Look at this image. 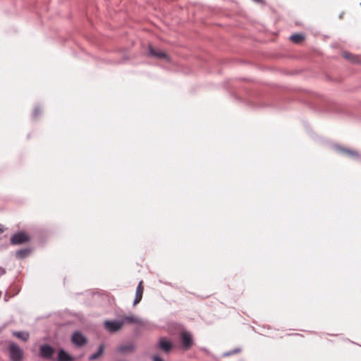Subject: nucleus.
Instances as JSON below:
<instances>
[{
	"instance_id": "obj_1",
	"label": "nucleus",
	"mask_w": 361,
	"mask_h": 361,
	"mask_svg": "<svg viewBox=\"0 0 361 361\" xmlns=\"http://www.w3.org/2000/svg\"><path fill=\"white\" fill-rule=\"evenodd\" d=\"M8 351L12 361H23L24 357L23 350L17 344L11 342L8 344Z\"/></svg>"
},
{
	"instance_id": "obj_2",
	"label": "nucleus",
	"mask_w": 361,
	"mask_h": 361,
	"mask_svg": "<svg viewBox=\"0 0 361 361\" xmlns=\"http://www.w3.org/2000/svg\"><path fill=\"white\" fill-rule=\"evenodd\" d=\"M30 240V235L26 232H18L13 234L10 240L11 245H20L28 243Z\"/></svg>"
},
{
	"instance_id": "obj_3",
	"label": "nucleus",
	"mask_w": 361,
	"mask_h": 361,
	"mask_svg": "<svg viewBox=\"0 0 361 361\" xmlns=\"http://www.w3.org/2000/svg\"><path fill=\"white\" fill-rule=\"evenodd\" d=\"M180 339L183 348L185 350L190 349L192 344L193 340L191 334L188 331H183L180 333Z\"/></svg>"
},
{
	"instance_id": "obj_4",
	"label": "nucleus",
	"mask_w": 361,
	"mask_h": 361,
	"mask_svg": "<svg viewBox=\"0 0 361 361\" xmlns=\"http://www.w3.org/2000/svg\"><path fill=\"white\" fill-rule=\"evenodd\" d=\"M149 54L150 56L157 59H164L167 61H170V58L168 54L161 49H156L152 46L149 47Z\"/></svg>"
},
{
	"instance_id": "obj_5",
	"label": "nucleus",
	"mask_w": 361,
	"mask_h": 361,
	"mask_svg": "<svg viewBox=\"0 0 361 361\" xmlns=\"http://www.w3.org/2000/svg\"><path fill=\"white\" fill-rule=\"evenodd\" d=\"M71 341L75 345L78 346H82L87 342L86 338L78 331L73 333L72 335Z\"/></svg>"
},
{
	"instance_id": "obj_6",
	"label": "nucleus",
	"mask_w": 361,
	"mask_h": 361,
	"mask_svg": "<svg viewBox=\"0 0 361 361\" xmlns=\"http://www.w3.org/2000/svg\"><path fill=\"white\" fill-rule=\"evenodd\" d=\"M105 327L111 332H115L121 329L123 326L121 321H106L105 322Z\"/></svg>"
},
{
	"instance_id": "obj_7",
	"label": "nucleus",
	"mask_w": 361,
	"mask_h": 361,
	"mask_svg": "<svg viewBox=\"0 0 361 361\" xmlns=\"http://www.w3.org/2000/svg\"><path fill=\"white\" fill-rule=\"evenodd\" d=\"M143 292H144L143 281H140L137 287V289H136L135 298V300L133 302L134 306L137 305L141 301V300L142 298Z\"/></svg>"
},
{
	"instance_id": "obj_8",
	"label": "nucleus",
	"mask_w": 361,
	"mask_h": 361,
	"mask_svg": "<svg viewBox=\"0 0 361 361\" xmlns=\"http://www.w3.org/2000/svg\"><path fill=\"white\" fill-rule=\"evenodd\" d=\"M54 354V349L48 345H42L40 348V355L46 359H50Z\"/></svg>"
},
{
	"instance_id": "obj_9",
	"label": "nucleus",
	"mask_w": 361,
	"mask_h": 361,
	"mask_svg": "<svg viewBox=\"0 0 361 361\" xmlns=\"http://www.w3.org/2000/svg\"><path fill=\"white\" fill-rule=\"evenodd\" d=\"M120 321H121V323H122L123 326L126 324H141L140 319L134 315L125 316Z\"/></svg>"
},
{
	"instance_id": "obj_10",
	"label": "nucleus",
	"mask_w": 361,
	"mask_h": 361,
	"mask_svg": "<svg viewBox=\"0 0 361 361\" xmlns=\"http://www.w3.org/2000/svg\"><path fill=\"white\" fill-rule=\"evenodd\" d=\"M342 55L345 59L354 63H361V56H360L353 54L348 51H343Z\"/></svg>"
},
{
	"instance_id": "obj_11",
	"label": "nucleus",
	"mask_w": 361,
	"mask_h": 361,
	"mask_svg": "<svg viewBox=\"0 0 361 361\" xmlns=\"http://www.w3.org/2000/svg\"><path fill=\"white\" fill-rule=\"evenodd\" d=\"M159 348L164 352H169L172 348V343L165 338H161L159 342Z\"/></svg>"
},
{
	"instance_id": "obj_12",
	"label": "nucleus",
	"mask_w": 361,
	"mask_h": 361,
	"mask_svg": "<svg viewBox=\"0 0 361 361\" xmlns=\"http://www.w3.org/2000/svg\"><path fill=\"white\" fill-rule=\"evenodd\" d=\"M73 358L63 350H60L58 355V361H73Z\"/></svg>"
},
{
	"instance_id": "obj_13",
	"label": "nucleus",
	"mask_w": 361,
	"mask_h": 361,
	"mask_svg": "<svg viewBox=\"0 0 361 361\" xmlns=\"http://www.w3.org/2000/svg\"><path fill=\"white\" fill-rule=\"evenodd\" d=\"M13 335L23 341H27L29 338V333L26 331H14Z\"/></svg>"
},
{
	"instance_id": "obj_14",
	"label": "nucleus",
	"mask_w": 361,
	"mask_h": 361,
	"mask_svg": "<svg viewBox=\"0 0 361 361\" xmlns=\"http://www.w3.org/2000/svg\"><path fill=\"white\" fill-rule=\"evenodd\" d=\"M104 345L102 344L99 345L97 352H96L95 353L92 354V355H90L89 357V360H97L99 357H101L102 355V354L104 353Z\"/></svg>"
},
{
	"instance_id": "obj_15",
	"label": "nucleus",
	"mask_w": 361,
	"mask_h": 361,
	"mask_svg": "<svg viewBox=\"0 0 361 361\" xmlns=\"http://www.w3.org/2000/svg\"><path fill=\"white\" fill-rule=\"evenodd\" d=\"M30 253V250L28 249H21L18 250L16 252V256L18 258H24L27 257Z\"/></svg>"
},
{
	"instance_id": "obj_16",
	"label": "nucleus",
	"mask_w": 361,
	"mask_h": 361,
	"mask_svg": "<svg viewBox=\"0 0 361 361\" xmlns=\"http://www.w3.org/2000/svg\"><path fill=\"white\" fill-rule=\"evenodd\" d=\"M290 39L293 42L298 44L304 39V37L302 35L295 34L290 36Z\"/></svg>"
},
{
	"instance_id": "obj_17",
	"label": "nucleus",
	"mask_w": 361,
	"mask_h": 361,
	"mask_svg": "<svg viewBox=\"0 0 361 361\" xmlns=\"http://www.w3.org/2000/svg\"><path fill=\"white\" fill-rule=\"evenodd\" d=\"M133 350V346L131 345H125L119 348V350L121 352L131 351Z\"/></svg>"
},
{
	"instance_id": "obj_18",
	"label": "nucleus",
	"mask_w": 361,
	"mask_h": 361,
	"mask_svg": "<svg viewBox=\"0 0 361 361\" xmlns=\"http://www.w3.org/2000/svg\"><path fill=\"white\" fill-rule=\"evenodd\" d=\"M41 109L39 108H35L33 111V116L37 118L41 114Z\"/></svg>"
},
{
	"instance_id": "obj_19",
	"label": "nucleus",
	"mask_w": 361,
	"mask_h": 361,
	"mask_svg": "<svg viewBox=\"0 0 361 361\" xmlns=\"http://www.w3.org/2000/svg\"><path fill=\"white\" fill-rule=\"evenodd\" d=\"M345 153L349 154V155H351V156H355L357 155V152H354V151H351L350 149H343V150Z\"/></svg>"
},
{
	"instance_id": "obj_20",
	"label": "nucleus",
	"mask_w": 361,
	"mask_h": 361,
	"mask_svg": "<svg viewBox=\"0 0 361 361\" xmlns=\"http://www.w3.org/2000/svg\"><path fill=\"white\" fill-rule=\"evenodd\" d=\"M154 361H164L160 357L155 355L153 357Z\"/></svg>"
},
{
	"instance_id": "obj_21",
	"label": "nucleus",
	"mask_w": 361,
	"mask_h": 361,
	"mask_svg": "<svg viewBox=\"0 0 361 361\" xmlns=\"http://www.w3.org/2000/svg\"><path fill=\"white\" fill-rule=\"evenodd\" d=\"M4 228L2 226H0V234H1L4 232Z\"/></svg>"
},
{
	"instance_id": "obj_22",
	"label": "nucleus",
	"mask_w": 361,
	"mask_h": 361,
	"mask_svg": "<svg viewBox=\"0 0 361 361\" xmlns=\"http://www.w3.org/2000/svg\"><path fill=\"white\" fill-rule=\"evenodd\" d=\"M360 5H361V3H360Z\"/></svg>"
}]
</instances>
